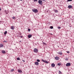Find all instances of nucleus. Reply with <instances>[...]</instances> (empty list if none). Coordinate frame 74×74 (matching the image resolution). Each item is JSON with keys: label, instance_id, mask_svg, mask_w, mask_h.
<instances>
[{"label": "nucleus", "instance_id": "nucleus-1", "mask_svg": "<svg viewBox=\"0 0 74 74\" xmlns=\"http://www.w3.org/2000/svg\"><path fill=\"white\" fill-rule=\"evenodd\" d=\"M32 11L34 12L37 13L38 12V10L37 9H32Z\"/></svg>", "mask_w": 74, "mask_h": 74}, {"label": "nucleus", "instance_id": "nucleus-2", "mask_svg": "<svg viewBox=\"0 0 74 74\" xmlns=\"http://www.w3.org/2000/svg\"><path fill=\"white\" fill-rule=\"evenodd\" d=\"M42 1L40 0H39L38 1V3L39 4H40V5H42Z\"/></svg>", "mask_w": 74, "mask_h": 74}, {"label": "nucleus", "instance_id": "nucleus-3", "mask_svg": "<svg viewBox=\"0 0 74 74\" xmlns=\"http://www.w3.org/2000/svg\"><path fill=\"white\" fill-rule=\"evenodd\" d=\"M34 52L36 53H37L38 52V50L36 48H35L34 50Z\"/></svg>", "mask_w": 74, "mask_h": 74}, {"label": "nucleus", "instance_id": "nucleus-4", "mask_svg": "<svg viewBox=\"0 0 74 74\" xmlns=\"http://www.w3.org/2000/svg\"><path fill=\"white\" fill-rule=\"evenodd\" d=\"M71 65V64L70 63H68L66 64V66H70Z\"/></svg>", "mask_w": 74, "mask_h": 74}, {"label": "nucleus", "instance_id": "nucleus-5", "mask_svg": "<svg viewBox=\"0 0 74 74\" xmlns=\"http://www.w3.org/2000/svg\"><path fill=\"white\" fill-rule=\"evenodd\" d=\"M42 61L43 62H45L46 63H48V62L47 61L44 60H42Z\"/></svg>", "mask_w": 74, "mask_h": 74}, {"label": "nucleus", "instance_id": "nucleus-6", "mask_svg": "<svg viewBox=\"0 0 74 74\" xmlns=\"http://www.w3.org/2000/svg\"><path fill=\"white\" fill-rule=\"evenodd\" d=\"M18 71L19 73H22V71L21 70L18 69Z\"/></svg>", "mask_w": 74, "mask_h": 74}, {"label": "nucleus", "instance_id": "nucleus-7", "mask_svg": "<svg viewBox=\"0 0 74 74\" xmlns=\"http://www.w3.org/2000/svg\"><path fill=\"white\" fill-rule=\"evenodd\" d=\"M11 29L12 30H14L15 29V27L14 26H12L11 27Z\"/></svg>", "mask_w": 74, "mask_h": 74}, {"label": "nucleus", "instance_id": "nucleus-8", "mask_svg": "<svg viewBox=\"0 0 74 74\" xmlns=\"http://www.w3.org/2000/svg\"><path fill=\"white\" fill-rule=\"evenodd\" d=\"M35 64L36 66H38V64H39V63L38 62H35Z\"/></svg>", "mask_w": 74, "mask_h": 74}, {"label": "nucleus", "instance_id": "nucleus-9", "mask_svg": "<svg viewBox=\"0 0 74 74\" xmlns=\"http://www.w3.org/2000/svg\"><path fill=\"white\" fill-rule=\"evenodd\" d=\"M73 6L71 5H69L68 6V8L70 9L72 8Z\"/></svg>", "mask_w": 74, "mask_h": 74}, {"label": "nucleus", "instance_id": "nucleus-10", "mask_svg": "<svg viewBox=\"0 0 74 74\" xmlns=\"http://www.w3.org/2000/svg\"><path fill=\"white\" fill-rule=\"evenodd\" d=\"M58 54H59V55H62V51L58 52Z\"/></svg>", "mask_w": 74, "mask_h": 74}, {"label": "nucleus", "instance_id": "nucleus-11", "mask_svg": "<svg viewBox=\"0 0 74 74\" xmlns=\"http://www.w3.org/2000/svg\"><path fill=\"white\" fill-rule=\"evenodd\" d=\"M51 66L53 67H54L55 66V64H51Z\"/></svg>", "mask_w": 74, "mask_h": 74}, {"label": "nucleus", "instance_id": "nucleus-12", "mask_svg": "<svg viewBox=\"0 0 74 74\" xmlns=\"http://www.w3.org/2000/svg\"><path fill=\"white\" fill-rule=\"evenodd\" d=\"M32 37V35H28V38H31Z\"/></svg>", "mask_w": 74, "mask_h": 74}, {"label": "nucleus", "instance_id": "nucleus-13", "mask_svg": "<svg viewBox=\"0 0 74 74\" xmlns=\"http://www.w3.org/2000/svg\"><path fill=\"white\" fill-rule=\"evenodd\" d=\"M53 11H54V12H56V13L58 12V11L57 10H55V9H54Z\"/></svg>", "mask_w": 74, "mask_h": 74}, {"label": "nucleus", "instance_id": "nucleus-14", "mask_svg": "<svg viewBox=\"0 0 74 74\" xmlns=\"http://www.w3.org/2000/svg\"><path fill=\"white\" fill-rule=\"evenodd\" d=\"M1 52L3 54L5 53H6V52H5V51H2Z\"/></svg>", "mask_w": 74, "mask_h": 74}, {"label": "nucleus", "instance_id": "nucleus-15", "mask_svg": "<svg viewBox=\"0 0 74 74\" xmlns=\"http://www.w3.org/2000/svg\"><path fill=\"white\" fill-rule=\"evenodd\" d=\"M55 59L56 60H58V59H59V57H55Z\"/></svg>", "mask_w": 74, "mask_h": 74}, {"label": "nucleus", "instance_id": "nucleus-16", "mask_svg": "<svg viewBox=\"0 0 74 74\" xmlns=\"http://www.w3.org/2000/svg\"><path fill=\"white\" fill-rule=\"evenodd\" d=\"M4 45H3V44H1L0 45V48H1V47H3Z\"/></svg>", "mask_w": 74, "mask_h": 74}, {"label": "nucleus", "instance_id": "nucleus-17", "mask_svg": "<svg viewBox=\"0 0 74 74\" xmlns=\"http://www.w3.org/2000/svg\"><path fill=\"white\" fill-rule=\"evenodd\" d=\"M58 73L59 74H62V72L61 71H58Z\"/></svg>", "mask_w": 74, "mask_h": 74}, {"label": "nucleus", "instance_id": "nucleus-18", "mask_svg": "<svg viewBox=\"0 0 74 74\" xmlns=\"http://www.w3.org/2000/svg\"><path fill=\"white\" fill-rule=\"evenodd\" d=\"M50 29H53V26H51L50 27Z\"/></svg>", "mask_w": 74, "mask_h": 74}, {"label": "nucleus", "instance_id": "nucleus-19", "mask_svg": "<svg viewBox=\"0 0 74 74\" xmlns=\"http://www.w3.org/2000/svg\"><path fill=\"white\" fill-rule=\"evenodd\" d=\"M7 31H5L4 33V34H7Z\"/></svg>", "mask_w": 74, "mask_h": 74}, {"label": "nucleus", "instance_id": "nucleus-20", "mask_svg": "<svg viewBox=\"0 0 74 74\" xmlns=\"http://www.w3.org/2000/svg\"><path fill=\"white\" fill-rule=\"evenodd\" d=\"M14 71V69H12L11 70V72H12V71Z\"/></svg>", "mask_w": 74, "mask_h": 74}, {"label": "nucleus", "instance_id": "nucleus-21", "mask_svg": "<svg viewBox=\"0 0 74 74\" xmlns=\"http://www.w3.org/2000/svg\"><path fill=\"white\" fill-rule=\"evenodd\" d=\"M17 60H20V58H17Z\"/></svg>", "mask_w": 74, "mask_h": 74}, {"label": "nucleus", "instance_id": "nucleus-22", "mask_svg": "<svg viewBox=\"0 0 74 74\" xmlns=\"http://www.w3.org/2000/svg\"><path fill=\"white\" fill-rule=\"evenodd\" d=\"M37 61L38 62H40V60H38V59L37 60Z\"/></svg>", "mask_w": 74, "mask_h": 74}, {"label": "nucleus", "instance_id": "nucleus-23", "mask_svg": "<svg viewBox=\"0 0 74 74\" xmlns=\"http://www.w3.org/2000/svg\"><path fill=\"white\" fill-rule=\"evenodd\" d=\"M58 66H60L61 65V64L59 63L58 64Z\"/></svg>", "mask_w": 74, "mask_h": 74}, {"label": "nucleus", "instance_id": "nucleus-24", "mask_svg": "<svg viewBox=\"0 0 74 74\" xmlns=\"http://www.w3.org/2000/svg\"><path fill=\"white\" fill-rule=\"evenodd\" d=\"M13 19H15V17L13 16L12 17Z\"/></svg>", "mask_w": 74, "mask_h": 74}, {"label": "nucleus", "instance_id": "nucleus-25", "mask_svg": "<svg viewBox=\"0 0 74 74\" xmlns=\"http://www.w3.org/2000/svg\"><path fill=\"white\" fill-rule=\"evenodd\" d=\"M65 60H69V59H68V58H66L65 59Z\"/></svg>", "mask_w": 74, "mask_h": 74}, {"label": "nucleus", "instance_id": "nucleus-26", "mask_svg": "<svg viewBox=\"0 0 74 74\" xmlns=\"http://www.w3.org/2000/svg\"><path fill=\"white\" fill-rule=\"evenodd\" d=\"M43 44H44V45H47V44H46V43H45L44 42H43Z\"/></svg>", "mask_w": 74, "mask_h": 74}, {"label": "nucleus", "instance_id": "nucleus-27", "mask_svg": "<svg viewBox=\"0 0 74 74\" xmlns=\"http://www.w3.org/2000/svg\"><path fill=\"white\" fill-rule=\"evenodd\" d=\"M72 1V0H68L67 1Z\"/></svg>", "mask_w": 74, "mask_h": 74}, {"label": "nucleus", "instance_id": "nucleus-28", "mask_svg": "<svg viewBox=\"0 0 74 74\" xmlns=\"http://www.w3.org/2000/svg\"><path fill=\"white\" fill-rule=\"evenodd\" d=\"M34 2H35V1H37V0H34Z\"/></svg>", "mask_w": 74, "mask_h": 74}, {"label": "nucleus", "instance_id": "nucleus-29", "mask_svg": "<svg viewBox=\"0 0 74 74\" xmlns=\"http://www.w3.org/2000/svg\"><path fill=\"white\" fill-rule=\"evenodd\" d=\"M28 32H30V29H28Z\"/></svg>", "mask_w": 74, "mask_h": 74}, {"label": "nucleus", "instance_id": "nucleus-30", "mask_svg": "<svg viewBox=\"0 0 74 74\" xmlns=\"http://www.w3.org/2000/svg\"><path fill=\"white\" fill-rule=\"evenodd\" d=\"M3 42H7V41L5 40H4Z\"/></svg>", "mask_w": 74, "mask_h": 74}, {"label": "nucleus", "instance_id": "nucleus-31", "mask_svg": "<svg viewBox=\"0 0 74 74\" xmlns=\"http://www.w3.org/2000/svg\"><path fill=\"white\" fill-rule=\"evenodd\" d=\"M23 62H25V61L23 60H22Z\"/></svg>", "mask_w": 74, "mask_h": 74}, {"label": "nucleus", "instance_id": "nucleus-32", "mask_svg": "<svg viewBox=\"0 0 74 74\" xmlns=\"http://www.w3.org/2000/svg\"><path fill=\"white\" fill-rule=\"evenodd\" d=\"M67 53H70V52L69 51H67Z\"/></svg>", "mask_w": 74, "mask_h": 74}, {"label": "nucleus", "instance_id": "nucleus-33", "mask_svg": "<svg viewBox=\"0 0 74 74\" xmlns=\"http://www.w3.org/2000/svg\"><path fill=\"white\" fill-rule=\"evenodd\" d=\"M45 0H42V1H45Z\"/></svg>", "mask_w": 74, "mask_h": 74}, {"label": "nucleus", "instance_id": "nucleus-34", "mask_svg": "<svg viewBox=\"0 0 74 74\" xmlns=\"http://www.w3.org/2000/svg\"><path fill=\"white\" fill-rule=\"evenodd\" d=\"M20 37H22H22H23V36H20Z\"/></svg>", "mask_w": 74, "mask_h": 74}, {"label": "nucleus", "instance_id": "nucleus-35", "mask_svg": "<svg viewBox=\"0 0 74 74\" xmlns=\"http://www.w3.org/2000/svg\"><path fill=\"white\" fill-rule=\"evenodd\" d=\"M1 8H0V11H1Z\"/></svg>", "mask_w": 74, "mask_h": 74}, {"label": "nucleus", "instance_id": "nucleus-36", "mask_svg": "<svg viewBox=\"0 0 74 74\" xmlns=\"http://www.w3.org/2000/svg\"><path fill=\"white\" fill-rule=\"evenodd\" d=\"M58 29H60V27H58Z\"/></svg>", "mask_w": 74, "mask_h": 74}, {"label": "nucleus", "instance_id": "nucleus-37", "mask_svg": "<svg viewBox=\"0 0 74 74\" xmlns=\"http://www.w3.org/2000/svg\"><path fill=\"white\" fill-rule=\"evenodd\" d=\"M19 42H21V41L20 40V41H19Z\"/></svg>", "mask_w": 74, "mask_h": 74}, {"label": "nucleus", "instance_id": "nucleus-38", "mask_svg": "<svg viewBox=\"0 0 74 74\" xmlns=\"http://www.w3.org/2000/svg\"><path fill=\"white\" fill-rule=\"evenodd\" d=\"M51 34V35H52V34Z\"/></svg>", "mask_w": 74, "mask_h": 74}, {"label": "nucleus", "instance_id": "nucleus-39", "mask_svg": "<svg viewBox=\"0 0 74 74\" xmlns=\"http://www.w3.org/2000/svg\"><path fill=\"white\" fill-rule=\"evenodd\" d=\"M21 0V1H22V0Z\"/></svg>", "mask_w": 74, "mask_h": 74}]
</instances>
